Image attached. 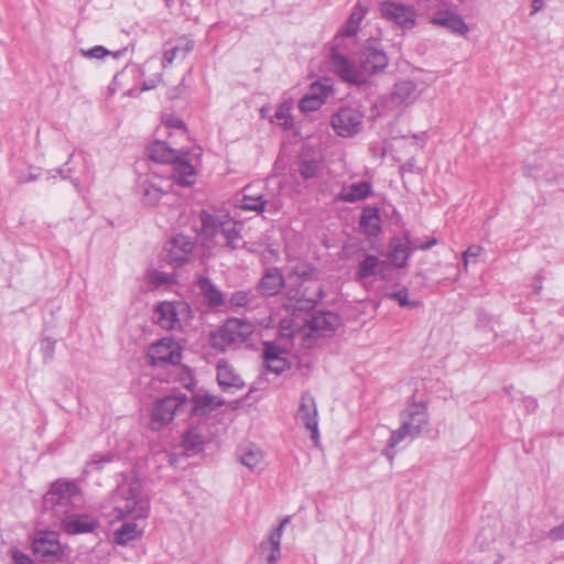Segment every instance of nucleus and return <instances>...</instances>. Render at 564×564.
<instances>
[{"instance_id": "2eb2a0df", "label": "nucleus", "mask_w": 564, "mask_h": 564, "mask_svg": "<svg viewBox=\"0 0 564 564\" xmlns=\"http://www.w3.org/2000/svg\"><path fill=\"white\" fill-rule=\"evenodd\" d=\"M286 351V347H282L276 343L265 341L262 356L267 370L280 375L289 368V361L284 356Z\"/></svg>"}, {"instance_id": "f8f14e48", "label": "nucleus", "mask_w": 564, "mask_h": 564, "mask_svg": "<svg viewBox=\"0 0 564 564\" xmlns=\"http://www.w3.org/2000/svg\"><path fill=\"white\" fill-rule=\"evenodd\" d=\"M317 416L318 412L315 399L310 392L302 393L300 406L296 412V420L303 423L311 432V437L315 442L319 437Z\"/></svg>"}, {"instance_id": "ea45409f", "label": "nucleus", "mask_w": 564, "mask_h": 564, "mask_svg": "<svg viewBox=\"0 0 564 564\" xmlns=\"http://www.w3.org/2000/svg\"><path fill=\"white\" fill-rule=\"evenodd\" d=\"M80 54L87 58H96V59H102L104 57L108 55H113L115 57H118L120 55V52L112 53L111 51L107 50L106 47L101 45L94 46L88 50H80Z\"/></svg>"}, {"instance_id": "6e6d98bb", "label": "nucleus", "mask_w": 564, "mask_h": 564, "mask_svg": "<svg viewBox=\"0 0 564 564\" xmlns=\"http://www.w3.org/2000/svg\"><path fill=\"white\" fill-rule=\"evenodd\" d=\"M550 538L552 540H563L564 539V522L550 531Z\"/></svg>"}, {"instance_id": "dca6fc26", "label": "nucleus", "mask_w": 564, "mask_h": 564, "mask_svg": "<svg viewBox=\"0 0 564 564\" xmlns=\"http://www.w3.org/2000/svg\"><path fill=\"white\" fill-rule=\"evenodd\" d=\"M173 174L172 177L175 183L181 186H191L196 181V172L194 166L188 160V153L180 151L173 161Z\"/></svg>"}, {"instance_id": "1a4fd4ad", "label": "nucleus", "mask_w": 564, "mask_h": 564, "mask_svg": "<svg viewBox=\"0 0 564 564\" xmlns=\"http://www.w3.org/2000/svg\"><path fill=\"white\" fill-rule=\"evenodd\" d=\"M148 355L154 366L177 365L182 358L181 346L169 337L152 344Z\"/></svg>"}, {"instance_id": "473e14b6", "label": "nucleus", "mask_w": 564, "mask_h": 564, "mask_svg": "<svg viewBox=\"0 0 564 564\" xmlns=\"http://www.w3.org/2000/svg\"><path fill=\"white\" fill-rule=\"evenodd\" d=\"M197 286L209 306L218 307L225 303L221 291L208 278L200 276Z\"/></svg>"}, {"instance_id": "680f3d73", "label": "nucleus", "mask_w": 564, "mask_h": 564, "mask_svg": "<svg viewBox=\"0 0 564 564\" xmlns=\"http://www.w3.org/2000/svg\"><path fill=\"white\" fill-rule=\"evenodd\" d=\"M36 180V176L33 175V174H29L28 176H20L18 178V183L19 184H23V183H28V182H31V181H34Z\"/></svg>"}, {"instance_id": "7c9ffc66", "label": "nucleus", "mask_w": 564, "mask_h": 564, "mask_svg": "<svg viewBox=\"0 0 564 564\" xmlns=\"http://www.w3.org/2000/svg\"><path fill=\"white\" fill-rule=\"evenodd\" d=\"M143 535V527L132 520L126 521L115 532V542L119 545H127L128 543L141 539Z\"/></svg>"}, {"instance_id": "052dcab7", "label": "nucleus", "mask_w": 564, "mask_h": 564, "mask_svg": "<svg viewBox=\"0 0 564 564\" xmlns=\"http://www.w3.org/2000/svg\"><path fill=\"white\" fill-rule=\"evenodd\" d=\"M394 447H390L388 445V448L383 451V455L390 460V463H393L394 459V453L392 452Z\"/></svg>"}, {"instance_id": "13d9d810", "label": "nucleus", "mask_w": 564, "mask_h": 564, "mask_svg": "<svg viewBox=\"0 0 564 564\" xmlns=\"http://www.w3.org/2000/svg\"><path fill=\"white\" fill-rule=\"evenodd\" d=\"M183 443L187 449H197L199 445V443L192 441V435L189 433L184 437Z\"/></svg>"}, {"instance_id": "ddd939ff", "label": "nucleus", "mask_w": 564, "mask_h": 564, "mask_svg": "<svg viewBox=\"0 0 564 564\" xmlns=\"http://www.w3.org/2000/svg\"><path fill=\"white\" fill-rule=\"evenodd\" d=\"M61 527L67 534H82L95 531L99 521L91 514L68 512L62 517Z\"/></svg>"}, {"instance_id": "20e7f679", "label": "nucleus", "mask_w": 564, "mask_h": 564, "mask_svg": "<svg viewBox=\"0 0 564 564\" xmlns=\"http://www.w3.org/2000/svg\"><path fill=\"white\" fill-rule=\"evenodd\" d=\"M254 326L247 319L228 318L223 326L210 335V344L221 351L248 340L253 334Z\"/></svg>"}, {"instance_id": "39448f33", "label": "nucleus", "mask_w": 564, "mask_h": 564, "mask_svg": "<svg viewBox=\"0 0 564 564\" xmlns=\"http://www.w3.org/2000/svg\"><path fill=\"white\" fill-rule=\"evenodd\" d=\"M380 13L383 19L402 30H410L416 23V11L413 6L387 0L380 4Z\"/></svg>"}, {"instance_id": "f3484780", "label": "nucleus", "mask_w": 564, "mask_h": 564, "mask_svg": "<svg viewBox=\"0 0 564 564\" xmlns=\"http://www.w3.org/2000/svg\"><path fill=\"white\" fill-rule=\"evenodd\" d=\"M289 521V517L284 518L280 525L270 534L268 541H263L260 544V553L265 557L268 564H276L281 555V539L284 527Z\"/></svg>"}, {"instance_id": "774afa93", "label": "nucleus", "mask_w": 564, "mask_h": 564, "mask_svg": "<svg viewBox=\"0 0 564 564\" xmlns=\"http://www.w3.org/2000/svg\"><path fill=\"white\" fill-rule=\"evenodd\" d=\"M170 1H171V0H165L166 4H169V3H170Z\"/></svg>"}, {"instance_id": "393cba45", "label": "nucleus", "mask_w": 564, "mask_h": 564, "mask_svg": "<svg viewBox=\"0 0 564 564\" xmlns=\"http://www.w3.org/2000/svg\"><path fill=\"white\" fill-rule=\"evenodd\" d=\"M158 324L169 330L176 329L181 327V323L178 319L177 305L172 302H163L158 308Z\"/></svg>"}, {"instance_id": "e433bc0d", "label": "nucleus", "mask_w": 564, "mask_h": 564, "mask_svg": "<svg viewBox=\"0 0 564 564\" xmlns=\"http://www.w3.org/2000/svg\"><path fill=\"white\" fill-rule=\"evenodd\" d=\"M202 224V234L206 237H214L220 232L223 219L209 214L206 210H202L199 215Z\"/></svg>"}, {"instance_id": "5fc2aeb1", "label": "nucleus", "mask_w": 564, "mask_h": 564, "mask_svg": "<svg viewBox=\"0 0 564 564\" xmlns=\"http://www.w3.org/2000/svg\"><path fill=\"white\" fill-rule=\"evenodd\" d=\"M166 126L175 128V129L182 131L183 133H185L184 122L181 119H178V118H170V119H167L166 120Z\"/></svg>"}, {"instance_id": "a19ab883", "label": "nucleus", "mask_w": 564, "mask_h": 564, "mask_svg": "<svg viewBox=\"0 0 564 564\" xmlns=\"http://www.w3.org/2000/svg\"><path fill=\"white\" fill-rule=\"evenodd\" d=\"M388 296L398 302V304L402 307L415 308L420 306V302L409 300V292L406 289L392 292Z\"/></svg>"}, {"instance_id": "09e8293b", "label": "nucleus", "mask_w": 564, "mask_h": 564, "mask_svg": "<svg viewBox=\"0 0 564 564\" xmlns=\"http://www.w3.org/2000/svg\"><path fill=\"white\" fill-rule=\"evenodd\" d=\"M366 12H367V9L364 8L361 4L357 3L355 6V8L352 9L348 20H350L351 22L359 25L366 15Z\"/></svg>"}, {"instance_id": "0eeeda50", "label": "nucleus", "mask_w": 564, "mask_h": 564, "mask_svg": "<svg viewBox=\"0 0 564 564\" xmlns=\"http://www.w3.org/2000/svg\"><path fill=\"white\" fill-rule=\"evenodd\" d=\"M362 113L355 108H340L332 118L335 132L344 138L352 137L362 129Z\"/></svg>"}, {"instance_id": "b1692460", "label": "nucleus", "mask_w": 564, "mask_h": 564, "mask_svg": "<svg viewBox=\"0 0 564 564\" xmlns=\"http://www.w3.org/2000/svg\"><path fill=\"white\" fill-rule=\"evenodd\" d=\"M371 193V183L368 181H362L343 186L341 191L336 197L341 202L354 203L369 197Z\"/></svg>"}, {"instance_id": "58836bf2", "label": "nucleus", "mask_w": 564, "mask_h": 564, "mask_svg": "<svg viewBox=\"0 0 564 564\" xmlns=\"http://www.w3.org/2000/svg\"><path fill=\"white\" fill-rule=\"evenodd\" d=\"M272 122L290 128L292 126L291 106L286 102L280 105L272 118Z\"/></svg>"}, {"instance_id": "cd10ccee", "label": "nucleus", "mask_w": 564, "mask_h": 564, "mask_svg": "<svg viewBox=\"0 0 564 564\" xmlns=\"http://www.w3.org/2000/svg\"><path fill=\"white\" fill-rule=\"evenodd\" d=\"M178 152L164 141H155L148 148L149 159L161 164H171Z\"/></svg>"}, {"instance_id": "37998d69", "label": "nucleus", "mask_w": 564, "mask_h": 564, "mask_svg": "<svg viewBox=\"0 0 564 564\" xmlns=\"http://www.w3.org/2000/svg\"><path fill=\"white\" fill-rule=\"evenodd\" d=\"M149 282L154 286H161L165 284H171L173 281V278L165 272L152 270L148 273Z\"/></svg>"}, {"instance_id": "e2e57ef3", "label": "nucleus", "mask_w": 564, "mask_h": 564, "mask_svg": "<svg viewBox=\"0 0 564 564\" xmlns=\"http://www.w3.org/2000/svg\"><path fill=\"white\" fill-rule=\"evenodd\" d=\"M322 297H323L322 291L318 289V292H317L316 296H315V297H313V299L307 300V302H308L310 306H313V305H315V304L318 302V300H321Z\"/></svg>"}, {"instance_id": "69168bd1", "label": "nucleus", "mask_w": 564, "mask_h": 564, "mask_svg": "<svg viewBox=\"0 0 564 564\" xmlns=\"http://www.w3.org/2000/svg\"><path fill=\"white\" fill-rule=\"evenodd\" d=\"M464 259V270L467 271L468 269V258H463Z\"/></svg>"}, {"instance_id": "603ef678", "label": "nucleus", "mask_w": 564, "mask_h": 564, "mask_svg": "<svg viewBox=\"0 0 564 564\" xmlns=\"http://www.w3.org/2000/svg\"><path fill=\"white\" fill-rule=\"evenodd\" d=\"M111 460H112V457L110 455H100V456L96 455L91 459L90 464L97 466V468H101L102 464L110 463Z\"/></svg>"}, {"instance_id": "bf43d9fd", "label": "nucleus", "mask_w": 564, "mask_h": 564, "mask_svg": "<svg viewBox=\"0 0 564 564\" xmlns=\"http://www.w3.org/2000/svg\"><path fill=\"white\" fill-rule=\"evenodd\" d=\"M531 8H532L531 14H535L539 11L543 10L544 1L543 0H532Z\"/></svg>"}, {"instance_id": "aec40b11", "label": "nucleus", "mask_w": 564, "mask_h": 564, "mask_svg": "<svg viewBox=\"0 0 564 564\" xmlns=\"http://www.w3.org/2000/svg\"><path fill=\"white\" fill-rule=\"evenodd\" d=\"M217 380L224 391L239 390L245 386L243 380L225 359L217 364Z\"/></svg>"}, {"instance_id": "3c124183", "label": "nucleus", "mask_w": 564, "mask_h": 564, "mask_svg": "<svg viewBox=\"0 0 564 564\" xmlns=\"http://www.w3.org/2000/svg\"><path fill=\"white\" fill-rule=\"evenodd\" d=\"M358 29H359L358 24L348 20L346 22L345 26L343 28V30L340 31V36L341 37H351V36L356 35Z\"/></svg>"}, {"instance_id": "c85d7f7f", "label": "nucleus", "mask_w": 564, "mask_h": 564, "mask_svg": "<svg viewBox=\"0 0 564 564\" xmlns=\"http://www.w3.org/2000/svg\"><path fill=\"white\" fill-rule=\"evenodd\" d=\"M380 223L381 219L378 207L368 206L362 209L359 226L366 235L377 236L381 230Z\"/></svg>"}, {"instance_id": "c756f323", "label": "nucleus", "mask_w": 564, "mask_h": 564, "mask_svg": "<svg viewBox=\"0 0 564 564\" xmlns=\"http://www.w3.org/2000/svg\"><path fill=\"white\" fill-rule=\"evenodd\" d=\"M194 44V41L187 36L180 37L174 46L164 51L162 59L163 67L171 65L173 61L178 57L184 58L193 51Z\"/></svg>"}, {"instance_id": "338daca9", "label": "nucleus", "mask_w": 564, "mask_h": 564, "mask_svg": "<svg viewBox=\"0 0 564 564\" xmlns=\"http://www.w3.org/2000/svg\"><path fill=\"white\" fill-rule=\"evenodd\" d=\"M290 324H291L290 321H288V323H284V328H290Z\"/></svg>"}, {"instance_id": "49530a36", "label": "nucleus", "mask_w": 564, "mask_h": 564, "mask_svg": "<svg viewBox=\"0 0 564 564\" xmlns=\"http://www.w3.org/2000/svg\"><path fill=\"white\" fill-rule=\"evenodd\" d=\"M56 341L50 337L41 340V351L43 354L44 361H50L53 358Z\"/></svg>"}, {"instance_id": "7ed1b4c3", "label": "nucleus", "mask_w": 564, "mask_h": 564, "mask_svg": "<svg viewBox=\"0 0 564 564\" xmlns=\"http://www.w3.org/2000/svg\"><path fill=\"white\" fill-rule=\"evenodd\" d=\"M401 426L391 432L389 446L395 447L406 438H416L429 424L427 409L423 403H413L400 414Z\"/></svg>"}, {"instance_id": "79ce46f5", "label": "nucleus", "mask_w": 564, "mask_h": 564, "mask_svg": "<svg viewBox=\"0 0 564 564\" xmlns=\"http://www.w3.org/2000/svg\"><path fill=\"white\" fill-rule=\"evenodd\" d=\"M251 301V296L249 292L246 291H237L231 294L229 299V305L231 308H241L246 307Z\"/></svg>"}, {"instance_id": "4c0bfd02", "label": "nucleus", "mask_w": 564, "mask_h": 564, "mask_svg": "<svg viewBox=\"0 0 564 564\" xmlns=\"http://www.w3.org/2000/svg\"><path fill=\"white\" fill-rule=\"evenodd\" d=\"M333 86L329 78H322L310 86L308 95L322 99V104L332 94Z\"/></svg>"}, {"instance_id": "864d4df0", "label": "nucleus", "mask_w": 564, "mask_h": 564, "mask_svg": "<svg viewBox=\"0 0 564 564\" xmlns=\"http://www.w3.org/2000/svg\"><path fill=\"white\" fill-rule=\"evenodd\" d=\"M484 248L481 246H470L463 253V258H471L478 257L482 252Z\"/></svg>"}, {"instance_id": "423d86ee", "label": "nucleus", "mask_w": 564, "mask_h": 564, "mask_svg": "<svg viewBox=\"0 0 564 564\" xmlns=\"http://www.w3.org/2000/svg\"><path fill=\"white\" fill-rule=\"evenodd\" d=\"M186 404L185 395H170L159 400L152 411L151 429L160 430L167 425L178 412L184 411Z\"/></svg>"}, {"instance_id": "a878e982", "label": "nucleus", "mask_w": 564, "mask_h": 564, "mask_svg": "<svg viewBox=\"0 0 564 564\" xmlns=\"http://www.w3.org/2000/svg\"><path fill=\"white\" fill-rule=\"evenodd\" d=\"M268 202L261 194H254L251 186H246L241 198L236 202L237 207L242 210L256 212L258 214L265 209Z\"/></svg>"}, {"instance_id": "4468645a", "label": "nucleus", "mask_w": 564, "mask_h": 564, "mask_svg": "<svg viewBox=\"0 0 564 564\" xmlns=\"http://www.w3.org/2000/svg\"><path fill=\"white\" fill-rule=\"evenodd\" d=\"M387 65L388 57L382 50L373 46H367L364 48L360 56L359 72L365 76V79L367 76L383 70Z\"/></svg>"}, {"instance_id": "0e129e2a", "label": "nucleus", "mask_w": 564, "mask_h": 564, "mask_svg": "<svg viewBox=\"0 0 564 564\" xmlns=\"http://www.w3.org/2000/svg\"><path fill=\"white\" fill-rule=\"evenodd\" d=\"M154 86H155V84H154L153 82H151V83H147V82H145V83L143 84V89H145V90H150V89L154 88Z\"/></svg>"}, {"instance_id": "9d476101", "label": "nucleus", "mask_w": 564, "mask_h": 564, "mask_svg": "<svg viewBox=\"0 0 564 564\" xmlns=\"http://www.w3.org/2000/svg\"><path fill=\"white\" fill-rule=\"evenodd\" d=\"M329 58L333 70L340 79L355 85L365 83V76L361 72L337 46L332 48Z\"/></svg>"}, {"instance_id": "4d7b16f0", "label": "nucleus", "mask_w": 564, "mask_h": 564, "mask_svg": "<svg viewBox=\"0 0 564 564\" xmlns=\"http://www.w3.org/2000/svg\"><path fill=\"white\" fill-rule=\"evenodd\" d=\"M284 323H288V321L284 319L280 324V337L281 339H291L293 337V330L291 328H284Z\"/></svg>"}, {"instance_id": "f704fd0d", "label": "nucleus", "mask_w": 564, "mask_h": 564, "mask_svg": "<svg viewBox=\"0 0 564 564\" xmlns=\"http://www.w3.org/2000/svg\"><path fill=\"white\" fill-rule=\"evenodd\" d=\"M238 226L239 225L228 216L224 217L220 234L226 239V245L232 250L241 247L242 239Z\"/></svg>"}, {"instance_id": "2f4dec72", "label": "nucleus", "mask_w": 564, "mask_h": 564, "mask_svg": "<svg viewBox=\"0 0 564 564\" xmlns=\"http://www.w3.org/2000/svg\"><path fill=\"white\" fill-rule=\"evenodd\" d=\"M411 241L405 237L404 239H394L391 241V249L389 252V259L397 268H403L410 257Z\"/></svg>"}, {"instance_id": "a211bd4d", "label": "nucleus", "mask_w": 564, "mask_h": 564, "mask_svg": "<svg viewBox=\"0 0 564 564\" xmlns=\"http://www.w3.org/2000/svg\"><path fill=\"white\" fill-rule=\"evenodd\" d=\"M162 178L158 175H145L140 177L139 187L142 195V200L145 205H156L164 195V189L161 186Z\"/></svg>"}, {"instance_id": "a18cd8bd", "label": "nucleus", "mask_w": 564, "mask_h": 564, "mask_svg": "<svg viewBox=\"0 0 564 564\" xmlns=\"http://www.w3.org/2000/svg\"><path fill=\"white\" fill-rule=\"evenodd\" d=\"M317 170L318 163L315 161H302L300 164V174L305 180L315 177Z\"/></svg>"}, {"instance_id": "72a5a7b5", "label": "nucleus", "mask_w": 564, "mask_h": 564, "mask_svg": "<svg viewBox=\"0 0 564 564\" xmlns=\"http://www.w3.org/2000/svg\"><path fill=\"white\" fill-rule=\"evenodd\" d=\"M192 414L194 415H206L214 409H217L224 404V401L217 399L213 394L204 393L196 394L193 397Z\"/></svg>"}, {"instance_id": "f257e3e1", "label": "nucleus", "mask_w": 564, "mask_h": 564, "mask_svg": "<svg viewBox=\"0 0 564 564\" xmlns=\"http://www.w3.org/2000/svg\"><path fill=\"white\" fill-rule=\"evenodd\" d=\"M112 501L118 520H144L150 511V502L141 494V481L134 476H123L112 495Z\"/></svg>"}, {"instance_id": "c03bdc74", "label": "nucleus", "mask_w": 564, "mask_h": 564, "mask_svg": "<svg viewBox=\"0 0 564 564\" xmlns=\"http://www.w3.org/2000/svg\"><path fill=\"white\" fill-rule=\"evenodd\" d=\"M322 99L315 98L306 94L299 104V108L303 112H311L317 110L322 106Z\"/></svg>"}, {"instance_id": "8fccbe9b", "label": "nucleus", "mask_w": 564, "mask_h": 564, "mask_svg": "<svg viewBox=\"0 0 564 564\" xmlns=\"http://www.w3.org/2000/svg\"><path fill=\"white\" fill-rule=\"evenodd\" d=\"M437 239L435 237L430 238L425 242H421L419 239L411 241V247L413 250H427L433 246L437 245Z\"/></svg>"}, {"instance_id": "9b49d317", "label": "nucleus", "mask_w": 564, "mask_h": 564, "mask_svg": "<svg viewBox=\"0 0 564 564\" xmlns=\"http://www.w3.org/2000/svg\"><path fill=\"white\" fill-rule=\"evenodd\" d=\"M195 242L185 235L174 236L165 246V260L173 267H181L188 261Z\"/></svg>"}, {"instance_id": "c9c22d12", "label": "nucleus", "mask_w": 564, "mask_h": 564, "mask_svg": "<svg viewBox=\"0 0 564 564\" xmlns=\"http://www.w3.org/2000/svg\"><path fill=\"white\" fill-rule=\"evenodd\" d=\"M384 261H380L375 254H366L357 265L356 276L358 280H366L375 276L380 269V265H384Z\"/></svg>"}, {"instance_id": "4be33fe9", "label": "nucleus", "mask_w": 564, "mask_h": 564, "mask_svg": "<svg viewBox=\"0 0 564 564\" xmlns=\"http://www.w3.org/2000/svg\"><path fill=\"white\" fill-rule=\"evenodd\" d=\"M310 328L322 335H328L335 332L339 326V317L333 312H315L310 322Z\"/></svg>"}, {"instance_id": "412c9836", "label": "nucleus", "mask_w": 564, "mask_h": 564, "mask_svg": "<svg viewBox=\"0 0 564 564\" xmlns=\"http://www.w3.org/2000/svg\"><path fill=\"white\" fill-rule=\"evenodd\" d=\"M284 286V278L278 268H269L258 282L257 289L263 296H273Z\"/></svg>"}, {"instance_id": "5701e85b", "label": "nucleus", "mask_w": 564, "mask_h": 564, "mask_svg": "<svg viewBox=\"0 0 564 564\" xmlns=\"http://www.w3.org/2000/svg\"><path fill=\"white\" fill-rule=\"evenodd\" d=\"M432 22L462 35H466L469 31L468 25L465 23L463 18L448 10L436 12L432 18Z\"/></svg>"}, {"instance_id": "de8ad7c7", "label": "nucleus", "mask_w": 564, "mask_h": 564, "mask_svg": "<svg viewBox=\"0 0 564 564\" xmlns=\"http://www.w3.org/2000/svg\"><path fill=\"white\" fill-rule=\"evenodd\" d=\"M10 556L13 564H33L31 557L18 549H11Z\"/></svg>"}, {"instance_id": "6ab92c4d", "label": "nucleus", "mask_w": 564, "mask_h": 564, "mask_svg": "<svg viewBox=\"0 0 564 564\" xmlns=\"http://www.w3.org/2000/svg\"><path fill=\"white\" fill-rule=\"evenodd\" d=\"M237 458L251 471L262 470L264 467V454L253 444L239 446L237 449Z\"/></svg>"}, {"instance_id": "f03ea898", "label": "nucleus", "mask_w": 564, "mask_h": 564, "mask_svg": "<svg viewBox=\"0 0 564 564\" xmlns=\"http://www.w3.org/2000/svg\"><path fill=\"white\" fill-rule=\"evenodd\" d=\"M44 503L52 507L55 513L63 517L69 509L78 510L84 507L85 499L78 485L73 480H56L51 485L44 497Z\"/></svg>"}, {"instance_id": "6e6552de", "label": "nucleus", "mask_w": 564, "mask_h": 564, "mask_svg": "<svg viewBox=\"0 0 564 564\" xmlns=\"http://www.w3.org/2000/svg\"><path fill=\"white\" fill-rule=\"evenodd\" d=\"M32 551L43 562H56L63 554L56 533L46 531L35 534L32 541Z\"/></svg>"}, {"instance_id": "bb28decb", "label": "nucleus", "mask_w": 564, "mask_h": 564, "mask_svg": "<svg viewBox=\"0 0 564 564\" xmlns=\"http://www.w3.org/2000/svg\"><path fill=\"white\" fill-rule=\"evenodd\" d=\"M419 97L416 84L410 79L399 80L394 85L392 98L394 101L403 105L413 104Z\"/></svg>"}]
</instances>
